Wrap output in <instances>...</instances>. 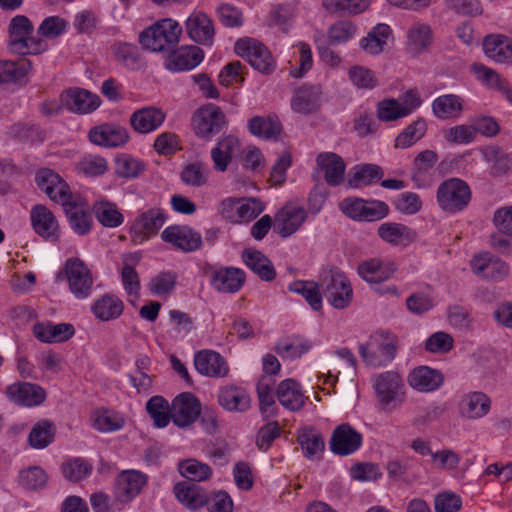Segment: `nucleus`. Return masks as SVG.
<instances>
[{
	"mask_svg": "<svg viewBox=\"0 0 512 512\" xmlns=\"http://www.w3.org/2000/svg\"><path fill=\"white\" fill-rule=\"evenodd\" d=\"M225 115L215 104H207L197 109L192 117V127L195 134L201 138L210 139L218 134L225 125Z\"/></svg>",
	"mask_w": 512,
	"mask_h": 512,
	"instance_id": "9",
	"label": "nucleus"
},
{
	"mask_svg": "<svg viewBox=\"0 0 512 512\" xmlns=\"http://www.w3.org/2000/svg\"><path fill=\"white\" fill-rule=\"evenodd\" d=\"M182 27L172 19H164L140 33V43L153 52L163 51L178 43Z\"/></svg>",
	"mask_w": 512,
	"mask_h": 512,
	"instance_id": "4",
	"label": "nucleus"
},
{
	"mask_svg": "<svg viewBox=\"0 0 512 512\" xmlns=\"http://www.w3.org/2000/svg\"><path fill=\"white\" fill-rule=\"evenodd\" d=\"M34 232L43 240L55 243L60 238V227L55 215L45 205H34L30 210Z\"/></svg>",
	"mask_w": 512,
	"mask_h": 512,
	"instance_id": "13",
	"label": "nucleus"
},
{
	"mask_svg": "<svg viewBox=\"0 0 512 512\" xmlns=\"http://www.w3.org/2000/svg\"><path fill=\"white\" fill-rule=\"evenodd\" d=\"M204 58L203 50L195 45L182 46L173 50L165 60V67L172 72L194 69Z\"/></svg>",
	"mask_w": 512,
	"mask_h": 512,
	"instance_id": "19",
	"label": "nucleus"
},
{
	"mask_svg": "<svg viewBox=\"0 0 512 512\" xmlns=\"http://www.w3.org/2000/svg\"><path fill=\"white\" fill-rule=\"evenodd\" d=\"M161 239L185 253L198 250L202 245L201 234L187 225H171L161 233Z\"/></svg>",
	"mask_w": 512,
	"mask_h": 512,
	"instance_id": "12",
	"label": "nucleus"
},
{
	"mask_svg": "<svg viewBox=\"0 0 512 512\" xmlns=\"http://www.w3.org/2000/svg\"><path fill=\"white\" fill-rule=\"evenodd\" d=\"M144 170V163L131 155L122 154L115 160V172L121 178H136Z\"/></svg>",
	"mask_w": 512,
	"mask_h": 512,
	"instance_id": "56",
	"label": "nucleus"
},
{
	"mask_svg": "<svg viewBox=\"0 0 512 512\" xmlns=\"http://www.w3.org/2000/svg\"><path fill=\"white\" fill-rule=\"evenodd\" d=\"M362 444V435L350 424L337 426L331 436L329 447L335 455L347 456L357 451Z\"/></svg>",
	"mask_w": 512,
	"mask_h": 512,
	"instance_id": "16",
	"label": "nucleus"
},
{
	"mask_svg": "<svg viewBox=\"0 0 512 512\" xmlns=\"http://www.w3.org/2000/svg\"><path fill=\"white\" fill-rule=\"evenodd\" d=\"M307 215L304 207L287 204L275 215L274 228L281 237L287 238L299 230Z\"/></svg>",
	"mask_w": 512,
	"mask_h": 512,
	"instance_id": "17",
	"label": "nucleus"
},
{
	"mask_svg": "<svg viewBox=\"0 0 512 512\" xmlns=\"http://www.w3.org/2000/svg\"><path fill=\"white\" fill-rule=\"evenodd\" d=\"M201 413L200 401L191 393H182L177 396L171 405V419L181 428L193 424Z\"/></svg>",
	"mask_w": 512,
	"mask_h": 512,
	"instance_id": "15",
	"label": "nucleus"
},
{
	"mask_svg": "<svg viewBox=\"0 0 512 512\" xmlns=\"http://www.w3.org/2000/svg\"><path fill=\"white\" fill-rule=\"evenodd\" d=\"M123 309V302L118 297L109 294L98 298L91 307L95 317L101 321L118 318L123 313Z\"/></svg>",
	"mask_w": 512,
	"mask_h": 512,
	"instance_id": "44",
	"label": "nucleus"
},
{
	"mask_svg": "<svg viewBox=\"0 0 512 512\" xmlns=\"http://www.w3.org/2000/svg\"><path fill=\"white\" fill-rule=\"evenodd\" d=\"M242 260L261 280L270 282L276 277L275 268L270 259L261 251L245 249L242 252Z\"/></svg>",
	"mask_w": 512,
	"mask_h": 512,
	"instance_id": "37",
	"label": "nucleus"
},
{
	"mask_svg": "<svg viewBox=\"0 0 512 512\" xmlns=\"http://www.w3.org/2000/svg\"><path fill=\"white\" fill-rule=\"evenodd\" d=\"M235 52L261 73L270 74L275 69V61L271 52L264 44L255 39H239L235 44Z\"/></svg>",
	"mask_w": 512,
	"mask_h": 512,
	"instance_id": "7",
	"label": "nucleus"
},
{
	"mask_svg": "<svg viewBox=\"0 0 512 512\" xmlns=\"http://www.w3.org/2000/svg\"><path fill=\"white\" fill-rule=\"evenodd\" d=\"M195 369L203 376L224 378L229 374V366L225 358L218 352L202 350L194 356Z\"/></svg>",
	"mask_w": 512,
	"mask_h": 512,
	"instance_id": "21",
	"label": "nucleus"
},
{
	"mask_svg": "<svg viewBox=\"0 0 512 512\" xmlns=\"http://www.w3.org/2000/svg\"><path fill=\"white\" fill-rule=\"evenodd\" d=\"M297 442L301 446L304 456L315 459L325 449V442L322 435L311 427H304L297 432Z\"/></svg>",
	"mask_w": 512,
	"mask_h": 512,
	"instance_id": "43",
	"label": "nucleus"
},
{
	"mask_svg": "<svg viewBox=\"0 0 512 512\" xmlns=\"http://www.w3.org/2000/svg\"><path fill=\"white\" fill-rule=\"evenodd\" d=\"M146 409L158 428L166 427L171 419V407L162 396H153L146 403Z\"/></svg>",
	"mask_w": 512,
	"mask_h": 512,
	"instance_id": "53",
	"label": "nucleus"
},
{
	"mask_svg": "<svg viewBox=\"0 0 512 512\" xmlns=\"http://www.w3.org/2000/svg\"><path fill=\"white\" fill-rule=\"evenodd\" d=\"M427 125L423 119H417L408 125L395 139L396 148L405 149L419 141L426 133Z\"/></svg>",
	"mask_w": 512,
	"mask_h": 512,
	"instance_id": "54",
	"label": "nucleus"
},
{
	"mask_svg": "<svg viewBox=\"0 0 512 512\" xmlns=\"http://www.w3.org/2000/svg\"><path fill=\"white\" fill-rule=\"evenodd\" d=\"M93 212L96 219L105 227L115 228L124 221V216L117 205L107 200L96 201L93 205Z\"/></svg>",
	"mask_w": 512,
	"mask_h": 512,
	"instance_id": "49",
	"label": "nucleus"
},
{
	"mask_svg": "<svg viewBox=\"0 0 512 512\" xmlns=\"http://www.w3.org/2000/svg\"><path fill=\"white\" fill-rule=\"evenodd\" d=\"M471 198L472 191L468 183L456 177L443 181L436 191L438 206L450 214L463 211L469 205Z\"/></svg>",
	"mask_w": 512,
	"mask_h": 512,
	"instance_id": "3",
	"label": "nucleus"
},
{
	"mask_svg": "<svg viewBox=\"0 0 512 512\" xmlns=\"http://www.w3.org/2000/svg\"><path fill=\"white\" fill-rule=\"evenodd\" d=\"M279 403L289 411H299L308 397L304 395L299 382L292 378L282 380L275 391Z\"/></svg>",
	"mask_w": 512,
	"mask_h": 512,
	"instance_id": "28",
	"label": "nucleus"
},
{
	"mask_svg": "<svg viewBox=\"0 0 512 512\" xmlns=\"http://www.w3.org/2000/svg\"><path fill=\"white\" fill-rule=\"evenodd\" d=\"M177 277L172 272H162L154 276L149 282V290L152 294L162 296L170 294L176 285Z\"/></svg>",
	"mask_w": 512,
	"mask_h": 512,
	"instance_id": "64",
	"label": "nucleus"
},
{
	"mask_svg": "<svg viewBox=\"0 0 512 512\" xmlns=\"http://www.w3.org/2000/svg\"><path fill=\"white\" fill-rule=\"evenodd\" d=\"M390 34L391 29L388 25L378 24L360 40V47L369 54H379L387 44Z\"/></svg>",
	"mask_w": 512,
	"mask_h": 512,
	"instance_id": "50",
	"label": "nucleus"
},
{
	"mask_svg": "<svg viewBox=\"0 0 512 512\" xmlns=\"http://www.w3.org/2000/svg\"><path fill=\"white\" fill-rule=\"evenodd\" d=\"M64 276L69 290L77 299L88 298L93 290V276L90 269L80 258H69L64 265Z\"/></svg>",
	"mask_w": 512,
	"mask_h": 512,
	"instance_id": "6",
	"label": "nucleus"
},
{
	"mask_svg": "<svg viewBox=\"0 0 512 512\" xmlns=\"http://www.w3.org/2000/svg\"><path fill=\"white\" fill-rule=\"evenodd\" d=\"M179 471L187 478L186 481L201 482L209 479L212 475V469L207 464L201 463L195 459H188L180 463Z\"/></svg>",
	"mask_w": 512,
	"mask_h": 512,
	"instance_id": "55",
	"label": "nucleus"
},
{
	"mask_svg": "<svg viewBox=\"0 0 512 512\" xmlns=\"http://www.w3.org/2000/svg\"><path fill=\"white\" fill-rule=\"evenodd\" d=\"M8 47L19 55H38L48 49V44L34 36V26L25 15L14 16L8 25Z\"/></svg>",
	"mask_w": 512,
	"mask_h": 512,
	"instance_id": "1",
	"label": "nucleus"
},
{
	"mask_svg": "<svg viewBox=\"0 0 512 512\" xmlns=\"http://www.w3.org/2000/svg\"><path fill=\"white\" fill-rule=\"evenodd\" d=\"M490 408V398L480 391L465 394L459 402V414L467 419L482 418L489 413Z\"/></svg>",
	"mask_w": 512,
	"mask_h": 512,
	"instance_id": "31",
	"label": "nucleus"
},
{
	"mask_svg": "<svg viewBox=\"0 0 512 512\" xmlns=\"http://www.w3.org/2000/svg\"><path fill=\"white\" fill-rule=\"evenodd\" d=\"M432 111L438 119L457 118L463 111V99L455 94L441 95L433 101Z\"/></svg>",
	"mask_w": 512,
	"mask_h": 512,
	"instance_id": "45",
	"label": "nucleus"
},
{
	"mask_svg": "<svg viewBox=\"0 0 512 512\" xmlns=\"http://www.w3.org/2000/svg\"><path fill=\"white\" fill-rule=\"evenodd\" d=\"M125 420L112 410H96L92 415L93 427L103 433L113 432L124 426Z\"/></svg>",
	"mask_w": 512,
	"mask_h": 512,
	"instance_id": "51",
	"label": "nucleus"
},
{
	"mask_svg": "<svg viewBox=\"0 0 512 512\" xmlns=\"http://www.w3.org/2000/svg\"><path fill=\"white\" fill-rule=\"evenodd\" d=\"M91 471L92 466L82 458H74L62 465L64 477L73 482L86 478Z\"/></svg>",
	"mask_w": 512,
	"mask_h": 512,
	"instance_id": "62",
	"label": "nucleus"
},
{
	"mask_svg": "<svg viewBox=\"0 0 512 512\" xmlns=\"http://www.w3.org/2000/svg\"><path fill=\"white\" fill-rule=\"evenodd\" d=\"M397 270L394 262L379 258L363 261L358 266L359 276L369 283H380L391 278Z\"/></svg>",
	"mask_w": 512,
	"mask_h": 512,
	"instance_id": "27",
	"label": "nucleus"
},
{
	"mask_svg": "<svg viewBox=\"0 0 512 512\" xmlns=\"http://www.w3.org/2000/svg\"><path fill=\"white\" fill-rule=\"evenodd\" d=\"M316 161L329 185L337 186L342 183L346 165L339 155L332 152L321 153Z\"/></svg>",
	"mask_w": 512,
	"mask_h": 512,
	"instance_id": "38",
	"label": "nucleus"
},
{
	"mask_svg": "<svg viewBox=\"0 0 512 512\" xmlns=\"http://www.w3.org/2000/svg\"><path fill=\"white\" fill-rule=\"evenodd\" d=\"M166 114L159 108L148 106L134 111L129 123L140 134H148L158 129L164 122Z\"/></svg>",
	"mask_w": 512,
	"mask_h": 512,
	"instance_id": "29",
	"label": "nucleus"
},
{
	"mask_svg": "<svg viewBox=\"0 0 512 512\" xmlns=\"http://www.w3.org/2000/svg\"><path fill=\"white\" fill-rule=\"evenodd\" d=\"M245 282V272L239 268L227 267L215 271L211 278L212 286L222 293H235Z\"/></svg>",
	"mask_w": 512,
	"mask_h": 512,
	"instance_id": "33",
	"label": "nucleus"
},
{
	"mask_svg": "<svg viewBox=\"0 0 512 512\" xmlns=\"http://www.w3.org/2000/svg\"><path fill=\"white\" fill-rule=\"evenodd\" d=\"M327 301L336 309L346 308L352 301L353 290L348 278L338 270H331L321 282Z\"/></svg>",
	"mask_w": 512,
	"mask_h": 512,
	"instance_id": "8",
	"label": "nucleus"
},
{
	"mask_svg": "<svg viewBox=\"0 0 512 512\" xmlns=\"http://www.w3.org/2000/svg\"><path fill=\"white\" fill-rule=\"evenodd\" d=\"M249 132L265 140L277 139L282 125L276 116H254L248 121Z\"/></svg>",
	"mask_w": 512,
	"mask_h": 512,
	"instance_id": "41",
	"label": "nucleus"
},
{
	"mask_svg": "<svg viewBox=\"0 0 512 512\" xmlns=\"http://www.w3.org/2000/svg\"><path fill=\"white\" fill-rule=\"evenodd\" d=\"M88 136L93 144L104 147H119L129 140L127 129L117 124H102L93 127Z\"/></svg>",
	"mask_w": 512,
	"mask_h": 512,
	"instance_id": "22",
	"label": "nucleus"
},
{
	"mask_svg": "<svg viewBox=\"0 0 512 512\" xmlns=\"http://www.w3.org/2000/svg\"><path fill=\"white\" fill-rule=\"evenodd\" d=\"M186 33L195 43L211 46L214 41L213 20L203 12H193L185 22Z\"/></svg>",
	"mask_w": 512,
	"mask_h": 512,
	"instance_id": "18",
	"label": "nucleus"
},
{
	"mask_svg": "<svg viewBox=\"0 0 512 512\" xmlns=\"http://www.w3.org/2000/svg\"><path fill=\"white\" fill-rule=\"evenodd\" d=\"M147 476L137 470L122 471L116 479V495L122 502L131 501L147 483Z\"/></svg>",
	"mask_w": 512,
	"mask_h": 512,
	"instance_id": "24",
	"label": "nucleus"
},
{
	"mask_svg": "<svg viewBox=\"0 0 512 512\" xmlns=\"http://www.w3.org/2000/svg\"><path fill=\"white\" fill-rule=\"evenodd\" d=\"M6 395L10 401L26 407L38 406L46 399L45 390L41 386L29 382H17L9 385Z\"/></svg>",
	"mask_w": 512,
	"mask_h": 512,
	"instance_id": "20",
	"label": "nucleus"
},
{
	"mask_svg": "<svg viewBox=\"0 0 512 512\" xmlns=\"http://www.w3.org/2000/svg\"><path fill=\"white\" fill-rule=\"evenodd\" d=\"M349 79L359 89H374L379 81L374 72L363 66H353L349 70Z\"/></svg>",
	"mask_w": 512,
	"mask_h": 512,
	"instance_id": "61",
	"label": "nucleus"
},
{
	"mask_svg": "<svg viewBox=\"0 0 512 512\" xmlns=\"http://www.w3.org/2000/svg\"><path fill=\"white\" fill-rule=\"evenodd\" d=\"M406 48L414 56L420 55L431 47L433 31L429 24L423 22L413 23L406 32Z\"/></svg>",
	"mask_w": 512,
	"mask_h": 512,
	"instance_id": "30",
	"label": "nucleus"
},
{
	"mask_svg": "<svg viewBox=\"0 0 512 512\" xmlns=\"http://www.w3.org/2000/svg\"><path fill=\"white\" fill-rule=\"evenodd\" d=\"M373 388L384 407H397L404 400V383L395 371H386L373 377Z\"/></svg>",
	"mask_w": 512,
	"mask_h": 512,
	"instance_id": "5",
	"label": "nucleus"
},
{
	"mask_svg": "<svg viewBox=\"0 0 512 512\" xmlns=\"http://www.w3.org/2000/svg\"><path fill=\"white\" fill-rule=\"evenodd\" d=\"M55 432L54 423L48 419H42L31 429L28 442L32 448L44 449L53 442Z\"/></svg>",
	"mask_w": 512,
	"mask_h": 512,
	"instance_id": "48",
	"label": "nucleus"
},
{
	"mask_svg": "<svg viewBox=\"0 0 512 512\" xmlns=\"http://www.w3.org/2000/svg\"><path fill=\"white\" fill-rule=\"evenodd\" d=\"M239 148L240 142L235 136L228 135L220 139L217 145L211 150L214 168L220 172L226 171L235 152H237Z\"/></svg>",
	"mask_w": 512,
	"mask_h": 512,
	"instance_id": "39",
	"label": "nucleus"
},
{
	"mask_svg": "<svg viewBox=\"0 0 512 512\" xmlns=\"http://www.w3.org/2000/svg\"><path fill=\"white\" fill-rule=\"evenodd\" d=\"M218 402L227 411L243 412L250 407V396L239 386L226 385L219 389Z\"/></svg>",
	"mask_w": 512,
	"mask_h": 512,
	"instance_id": "35",
	"label": "nucleus"
},
{
	"mask_svg": "<svg viewBox=\"0 0 512 512\" xmlns=\"http://www.w3.org/2000/svg\"><path fill=\"white\" fill-rule=\"evenodd\" d=\"M166 212L158 207L142 212L133 222L130 232L135 243H143L158 234L167 220Z\"/></svg>",
	"mask_w": 512,
	"mask_h": 512,
	"instance_id": "10",
	"label": "nucleus"
},
{
	"mask_svg": "<svg viewBox=\"0 0 512 512\" xmlns=\"http://www.w3.org/2000/svg\"><path fill=\"white\" fill-rule=\"evenodd\" d=\"M274 381L271 377L262 376L257 383V394L260 410L263 413L270 412L275 406V397L273 393Z\"/></svg>",
	"mask_w": 512,
	"mask_h": 512,
	"instance_id": "63",
	"label": "nucleus"
},
{
	"mask_svg": "<svg viewBox=\"0 0 512 512\" xmlns=\"http://www.w3.org/2000/svg\"><path fill=\"white\" fill-rule=\"evenodd\" d=\"M397 337L389 332H376L366 343L358 345V351L363 361L372 367L387 365L395 358Z\"/></svg>",
	"mask_w": 512,
	"mask_h": 512,
	"instance_id": "2",
	"label": "nucleus"
},
{
	"mask_svg": "<svg viewBox=\"0 0 512 512\" xmlns=\"http://www.w3.org/2000/svg\"><path fill=\"white\" fill-rule=\"evenodd\" d=\"M470 268L478 277L494 282L505 279L510 271L506 262L488 252L474 255L470 260Z\"/></svg>",
	"mask_w": 512,
	"mask_h": 512,
	"instance_id": "11",
	"label": "nucleus"
},
{
	"mask_svg": "<svg viewBox=\"0 0 512 512\" xmlns=\"http://www.w3.org/2000/svg\"><path fill=\"white\" fill-rule=\"evenodd\" d=\"M383 176V170L376 164H363L355 167L351 186H368L380 180Z\"/></svg>",
	"mask_w": 512,
	"mask_h": 512,
	"instance_id": "58",
	"label": "nucleus"
},
{
	"mask_svg": "<svg viewBox=\"0 0 512 512\" xmlns=\"http://www.w3.org/2000/svg\"><path fill=\"white\" fill-rule=\"evenodd\" d=\"M289 291L300 294L310 307L319 311L322 308V296L319 285L313 281H294L288 287Z\"/></svg>",
	"mask_w": 512,
	"mask_h": 512,
	"instance_id": "52",
	"label": "nucleus"
},
{
	"mask_svg": "<svg viewBox=\"0 0 512 512\" xmlns=\"http://www.w3.org/2000/svg\"><path fill=\"white\" fill-rule=\"evenodd\" d=\"M61 101L67 109L79 114L91 113L100 105L97 95L80 88L67 90L61 95Z\"/></svg>",
	"mask_w": 512,
	"mask_h": 512,
	"instance_id": "25",
	"label": "nucleus"
},
{
	"mask_svg": "<svg viewBox=\"0 0 512 512\" xmlns=\"http://www.w3.org/2000/svg\"><path fill=\"white\" fill-rule=\"evenodd\" d=\"M312 348V343L299 335L279 339L275 345V352L283 359H297Z\"/></svg>",
	"mask_w": 512,
	"mask_h": 512,
	"instance_id": "42",
	"label": "nucleus"
},
{
	"mask_svg": "<svg viewBox=\"0 0 512 512\" xmlns=\"http://www.w3.org/2000/svg\"><path fill=\"white\" fill-rule=\"evenodd\" d=\"M485 162L491 165V175L500 176L512 168V153L506 154L497 146H486L481 150Z\"/></svg>",
	"mask_w": 512,
	"mask_h": 512,
	"instance_id": "47",
	"label": "nucleus"
},
{
	"mask_svg": "<svg viewBox=\"0 0 512 512\" xmlns=\"http://www.w3.org/2000/svg\"><path fill=\"white\" fill-rule=\"evenodd\" d=\"M208 173V169L202 163H190L183 167L180 179L187 186L200 187L206 184Z\"/></svg>",
	"mask_w": 512,
	"mask_h": 512,
	"instance_id": "57",
	"label": "nucleus"
},
{
	"mask_svg": "<svg viewBox=\"0 0 512 512\" xmlns=\"http://www.w3.org/2000/svg\"><path fill=\"white\" fill-rule=\"evenodd\" d=\"M477 129L472 125H456L443 131L444 139L451 144L462 145L474 141Z\"/></svg>",
	"mask_w": 512,
	"mask_h": 512,
	"instance_id": "59",
	"label": "nucleus"
},
{
	"mask_svg": "<svg viewBox=\"0 0 512 512\" xmlns=\"http://www.w3.org/2000/svg\"><path fill=\"white\" fill-rule=\"evenodd\" d=\"M68 218L70 227L78 235H85L90 232L92 218L81 199L74 195L61 204Z\"/></svg>",
	"mask_w": 512,
	"mask_h": 512,
	"instance_id": "23",
	"label": "nucleus"
},
{
	"mask_svg": "<svg viewBox=\"0 0 512 512\" xmlns=\"http://www.w3.org/2000/svg\"><path fill=\"white\" fill-rule=\"evenodd\" d=\"M33 334L41 342L58 343L69 340L75 334V329L69 323H36Z\"/></svg>",
	"mask_w": 512,
	"mask_h": 512,
	"instance_id": "34",
	"label": "nucleus"
},
{
	"mask_svg": "<svg viewBox=\"0 0 512 512\" xmlns=\"http://www.w3.org/2000/svg\"><path fill=\"white\" fill-rule=\"evenodd\" d=\"M173 492L177 500L191 510H197L209 503V495L206 490L191 481L176 483Z\"/></svg>",
	"mask_w": 512,
	"mask_h": 512,
	"instance_id": "26",
	"label": "nucleus"
},
{
	"mask_svg": "<svg viewBox=\"0 0 512 512\" xmlns=\"http://www.w3.org/2000/svg\"><path fill=\"white\" fill-rule=\"evenodd\" d=\"M444 381L442 373L427 366L413 369L408 375L409 385L419 392H432L437 390Z\"/></svg>",
	"mask_w": 512,
	"mask_h": 512,
	"instance_id": "32",
	"label": "nucleus"
},
{
	"mask_svg": "<svg viewBox=\"0 0 512 512\" xmlns=\"http://www.w3.org/2000/svg\"><path fill=\"white\" fill-rule=\"evenodd\" d=\"M37 186L54 202L62 204L73 196L68 184L55 171L39 169L35 176Z\"/></svg>",
	"mask_w": 512,
	"mask_h": 512,
	"instance_id": "14",
	"label": "nucleus"
},
{
	"mask_svg": "<svg viewBox=\"0 0 512 512\" xmlns=\"http://www.w3.org/2000/svg\"><path fill=\"white\" fill-rule=\"evenodd\" d=\"M485 55L498 63L512 60V39L504 35H490L483 42Z\"/></svg>",
	"mask_w": 512,
	"mask_h": 512,
	"instance_id": "40",
	"label": "nucleus"
},
{
	"mask_svg": "<svg viewBox=\"0 0 512 512\" xmlns=\"http://www.w3.org/2000/svg\"><path fill=\"white\" fill-rule=\"evenodd\" d=\"M377 118L382 122H392L406 117L399 100L386 98L378 102L376 107Z\"/></svg>",
	"mask_w": 512,
	"mask_h": 512,
	"instance_id": "60",
	"label": "nucleus"
},
{
	"mask_svg": "<svg viewBox=\"0 0 512 512\" xmlns=\"http://www.w3.org/2000/svg\"><path fill=\"white\" fill-rule=\"evenodd\" d=\"M378 236L391 245L408 246L415 241L417 233L404 224L385 222L378 227Z\"/></svg>",
	"mask_w": 512,
	"mask_h": 512,
	"instance_id": "36",
	"label": "nucleus"
},
{
	"mask_svg": "<svg viewBox=\"0 0 512 512\" xmlns=\"http://www.w3.org/2000/svg\"><path fill=\"white\" fill-rule=\"evenodd\" d=\"M293 111L300 114H310L319 107V91L314 87L303 86L295 91L291 99Z\"/></svg>",
	"mask_w": 512,
	"mask_h": 512,
	"instance_id": "46",
	"label": "nucleus"
}]
</instances>
